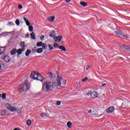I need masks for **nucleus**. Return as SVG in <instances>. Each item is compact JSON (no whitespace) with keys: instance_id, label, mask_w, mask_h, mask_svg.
Masks as SVG:
<instances>
[{"instance_id":"nucleus-40","label":"nucleus","mask_w":130,"mask_h":130,"mask_svg":"<svg viewBox=\"0 0 130 130\" xmlns=\"http://www.w3.org/2000/svg\"><path fill=\"white\" fill-rule=\"evenodd\" d=\"M18 9H19V10L23 9V6H22V5H21V4L19 5Z\"/></svg>"},{"instance_id":"nucleus-46","label":"nucleus","mask_w":130,"mask_h":130,"mask_svg":"<svg viewBox=\"0 0 130 130\" xmlns=\"http://www.w3.org/2000/svg\"><path fill=\"white\" fill-rule=\"evenodd\" d=\"M104 86H106V84L105 83L102 84V87H104Z\"/></svg>"},{"instance_id":"nucleus-44","label":"nucleus","mask_w":130,"mask_h":130,"mask_svg":"<svg viewBox=\"0 0 130 130\" xmlns=\"http://www.w3.org/2000/svg\"><path fill=\"white\" fill-rule=\"evenodd\" d=\"M65 2L66 3H70L71 2V0H66Z\"/></svg>"},{"instance_id":"nucleus-1","label":"nucleus","mask_w":130,"mask_h":130,"mask_svg":"<svg viewBox=\"0 0 130 130\" xmlns=\"http://www.w3.org/2000/svg\"><path fill=\"white\" fill-rule=\"evenodd\" d=\"M47 79L50 82H44L43 84L42 90L43 92H49L52 91L55 87H64L67 84V81L62 79V77L58 75L57 72L52 74L50 72L48 74Z\"/></svg>"},{"instance_id":"nucleus-25","label":"nucleus","mask_w":130,"mask_h":130,"mask_svg":"<svg viewBox=\"0 0 130 130\" xmlns=\"http://www.w3.org/2000/svg\"><path fill=\"white\" fill-rule=\"evenodd\" d=\"M11 107H12V106H11L9 104H7L6 105V108L8 109V110H10L11 109Z\"/></svg>"},{"instance_id":"nucleus-27","label":"nucleus","mask_w":130,"mask_h":130,"mask_svg":"<svg viewBox=\"0 0 130 130\" xmlns=\"http://www.w3.org/2000/svg\"><path fill=\"white\" fill-rule=\"evenodd\" d=\"M28 30L30 32H32L33 31V26H28Z\"/></svg>"},{"instance_id":"nucleus-37","label":"nucleus","mask_w":130,"mask_h":130,"mask_svg":"<svg viewBox=\"0 0 130 130\" xmlns=\"http://www.w3.org/2000/svg\"><path fill=\"white\" fill-rule=\"evenodd\" d=\"M59 45H58V43H55L54 44V47H59Z\"/></svg>"},{"instance_id":"nucleus-42","label":"nucleus","mask_w":130,"mask_h":130,"mask_svg":"<svg viewBox=\"0 0 130 130\" xmlns=\"http://www.w3.org/2000/svg\"><path fill=\"white\" fill-rule=\"evenodd\" d=\"M2 67H5V64H2L0 65V71H1V70L3 69V68H2Z\"/></svg>"},{"instance_id":"nucleus-45","label":"nucleus","mask_w":130,"mask_h":130,"mask_svg":"<svg viewBox=\"0 0 130 130\" xmlns=\"http://www.w3.org/2000/svg\"><path fill=\"white\" fill-rule=\"evenodd\" d=\"M29 36V33H27L25 35V37H28Z\"/></svg>"},{"instance_id":"nucleus-49","label":"nucleus","mask_w":130,"mask_h":130,"mask_svg":"<svg viewBox=\"0 0 130 130\" xmlns=\"http://www.w3.org/2000/svg\"><path fill=\"white\" fill-rule=\"evenodd\" d=\"M119 58L121 59V58H122V57H120V58Z\"/></svg>"},{"instance_id":"nucleus-17","label":"nucleus","mask_w":130,"mask_h":130,"mask_svg":"<svg viewBox=\"0 0 130 130\" xmlns=\"http://www.w3.org/2000/svg\"><path fill=\"white\" fill-rule=\"evenodd\" d=\"M37 52L38 53H42V52H43V49L42 48H39L37 49Z\"/></svg>"},{"instance_id":"nucleus-5","label":"nucleus","mask_w":130,"mask_h":130,"mask_svg":"<svg viewBox=\"0 0 130 130\" xmlns=\"http://www.w3.org/2000/svg\"><path fill=\"white\" fill-rule=\"evenodd\" d=\"M53 39H54L55 42H60L62 39V37L60 36L58 37H54Z\"/></svg>"},{"instance_id":"nucleus-4","label":"nucleus","mask_w":130,"mask_h":130,"mask_svg":"<svg viewBox=\"0 0 130 130\" xmlns=\"http://www.w3.org/2000/svg\"><path fill=\"white\" fill-rule=\"evenodd\" d=\"M36 79L38 80V81H40V82H43V81H44V77H43V76H42L41 75L39 74V73L38 74Z\"/></svg>"},{"instance_id":"nucleus-2","label":"nucleus","mask_w":130,"mask_h":130,"mask_svg":"<svg viewBox=\"0 0 130 130\" xmlns=\"http://www.w3.org/2000/svg\"><path fill=\"white\" fill-rule=\"evenodd\" d=\"M30 89V84L28 81L25 80L20 85L19 92H27Z\"/></svg>"},{"instance_id":"nucleus-11","label":"nucleus","mask_w":130,"mask_h":130,"mask_svg":"<svg viewBox=\"0 0 130 130\" xmlns=\"http://www.w3.org/2000/svg\"><path fill=\"white\" fill-rule=\"evenodd\" d=\"M17 53V49L14 48L11 51H10V54L11 55H15Z\"/></svg>"},{"instance_id":"nucleus-34","label":"nucleus","mask_w":130,"mask_h":130,"mask_svg":"<svg viewBox=\"0 0 130 130\" xmlns=\"http://www.w3.org/2000/svg\"><path fill=\"white\" fill-rule=\"evenodd\" d=\"M122 37H123L124 39H127V38H128V36L127 35H123V34H122Z\"/></svg>"},{"instance_id":"nucleus-19","label":"nucleus","mask_w":130,"mask_h":130,"mask_svg":"<svg viewBox=\"0 0 130 130\" xmlns=\"http://www.w3.org/2000/svg\"><path fill=\"white\" fill-rule=\"evenodd\" d=\"M59 49H60L62 51H67V49H66V47L63 46L59 47Z\"/></svg>"},{"instance_id":"nucleus-39","label":"nucleus","mask_w":130,"mask_h":130,"mask_svg":"<svg viewBox=\"0 0 130 130\" xmlns=\"http://www.w3.org/2000/svg\"><path fill=\"white\" fill-rule=\"evenodd\" d=\"M61 103V102L60 101H57L56 103V105H58V106L60 105Z\"/></svg>"},{"instance_id":"nucleus-47","label":"nucleus","mask_w":130,"mask_h":130,"mask_svg":"<svg viewBox=\"0 0 130 130\" xmlns=\"http://www.w3.org/2000/svg\"><path fill=\"white\" fill-rule=\"evenodd\" d=\"M92 112V110H90L89 111H88V113H91Z\"/></svg>"},{"instance_id":"nucleus-30","label":"nucleus","mask_w":130,"mask_h":130,"mask_svg":"<svg viewBox=\"0 0 130 130\" xmlns=\"http://www.w3.org/2000/svg\"><path fill=\"white\" fill-rule=\"evenodd\" d=\"M67 125L69 128H71L72 127V122H68L67 123Z\"/></svg>"},{"instance_id":"nucleus-10","label":"nucleus","mask_w":130,"mask_h":130,"mask_svg":"<svg viewBox=\"0 0 130 130\" xmlns=\"http://www.w3.org/2000/svg\"><path fill=\"white\" fill-rule=\"evenodd\" d=\"M21 47H22V49L23 50V51H24L26 49H25L26 48V45H25V42H21L19 45Z\"/></svg>"},{"instance_id":"nucleus-28","label":"nucleus","mask_w":130,"mask_h":130,"mask_svg":"<svg viewBox=\"0 0 130 130\" xmlns=\"http://www.w3.org/2000/svg\"><path fill=\"white\" fill-rule=\"evenodd\" d=\"M31 51L33 53H36L37 50H36V47H35L31 49Z\"/></svg>"},{"instance_id":"nucleus-41","label":"nucleus","mask_w":130,"mask_h":130,"mask_svg":"<svg viewBox=\"0 0 130 130\" xmlns=\"http://www.w3.org/2000/svg\"><path fill=\"white\" fill-rule=\"evenodd\" d=\"M90 68V66H86L84 67V70H86V71H88Z\"/></svg>"},{"instance_id":"nucleus-21","label":"nucleus","mask_w":130,"mask_h":130,"mask_svg":"<svg viewBox=\"0 0 130 130\" xmlns=\"http://www.w3.org/2000/svg\"><path fill=\"white\" fill-rule=\"evenodd\" d=\"M30 53H31L30 50H27L25 52V55L26 56H29V55H30Z\"/></svg>"},{"instance_id":"nucleus-8","label":"nucleus","mask_w":130,"mask_h":130,"mask_svg":"<svg viewBox=\"0 0 130 130\" xmlns=\"http://www.w3.org/2000/svg\"><path fill=\"white\" fill-rule=\"evenodd\" d=\"M3 59L5 62H10V60H11V58L8 55H6L3 58Z\"/></svg>"},{"instance_id":"nucleus-31","label":"nucleus","mask_w":130,"mask_h":130,"mask_svg":"<svg viewBox=\"0 0 130 130\" xmlns=\"http://www.w3.org/2000/svg\"><path fill=\"white\" fill-rule=\"evenodd\" d=\"M1 115L2 116H5V115H6V111L5 110H3L1 112Z\"/></svg>"},{"instance_id":"nucleus-14","label":"nucleus","mask_w":130,"mask_h":130,"mask_svg":"<svg viewBox=\"0 0 130 130\" xmlns=\"http://www.w3.org/2000/svg\"><path fill=\"white\" fill-rule=\"evenodd\" d=\"M55 30H52L50 34V37H55Z\"/></svg>"},{"instance_id":"nucleus-13","label":"nucleus","mask_w":130,"mask_h":130,"mask_svg":"<svg viewBox=\"0 0 130 130\" xmlns=\"http://www.w3.org/2000/svg\"><path fill=\"white\" fill-rule=\"evenodd\" d=\"M11 112H15L18 110V109L17 108L14 107H12L10 108V109L9 110Z\"/></svg>"},{"instance_id":"nucleus-24","label":"nucleus","mask_w":130,"mask_h":130,"mask_svg":"<svg viewBox=\"0 0 130 130\" xmlns=\"http://www.w3.org/2000/svg\"><path fill=\"white\" fill-rule=\"evenodd\" d=\"M5 49V47H0V52H1V53H4Z\"/></svg>"},{"instance_id":"nucleus-12","label":"nucleus","mask_w":130,"mask_h":130,"mask_svg":"<svg viewBox=\"0 0 130 130\" xmlns=\"http://www.w3.org/2000/svg\"><path fill=\"white\" fill-rule=\"evenodd\" d=\"M55 19V17L54 16H53L52 17H50L47 18V20L49 22H53L54 20Z\"/></svg>"},{"instance_id":"nucleus-15","label":"nucleus","mask_w":130,"mask_h":130,"mask_svg":"<svg viewBox=\"0 0 130 130\" xmlns=\"http://www.w3.org/2000/svg\"><path fill=\"white\" fill-rule=\"evenodd\" d=\"M30 37L31 38H32V39H33L34 40H35V39H36V36L35 35V33H34V32H32L30 34Z\"/></svg>"},{"instance_id":"nucleus-33","label":"nucleus","mask_w":130,"mask_h":130,"mask_svg":"<svg viewBox=\"0 0 130 130\" xmlns=\"http://www.w3.org/2000/svg\"><path fill=\"white\" fill-rule=\"evenodd\" d=\"M15 23H16L17 26H19V25H20V21H19V19H17L15 21Z\"/></svg>"},{"instance_id":"nucleus-7","label":"nucleus","mask_w":130,"mask_h":130,"mask_svg":"<svg viewBox=\"0 0 130 130\" xmlns=\"http://www.w3.org/2000/svg\"><path fill=\"white\" fill-rule=\"evenodd\" d=\"M115 34H116V35H118L119 37H120V36H122L123 32L120 30H118L115 31Z\"/></svg>"},{"instance_id":"nucleus-16","label":"nucleus","mask_w":130,"mask_h":130,"mask_svg":"<svg viewBox=\"0 0 130 130\" xmlns=\"http://www.w3.org/2000/svg\"><path fill=\"white\" fill-rule=\"evenodd\" d=\"M23 20H24V21L26 23V25L27 26H30V22H29V20H27V18L24 17L23 18Z\"/></svg>"},{"instance_id":"nucleus-38","label":"nucleus","mask_w":130,"mask_h":130,"mask_svg":"<svg viewBox=\"0 0 130 130\" xmlns=\"http://www.w3.org/2000/svg\"><path fill=\"white\" fill-rule=\"evenodd\" d=\"M45 36L44 35H42L40 37V40H44Z\"/></svg>"},{"instance_id":"nucleus-23","label":"nucleus","mask_w":130,"mask_h":130,"mask_svg":"<svg viewBox=\"0 0 130 130\" xmlns=\"http://www.w3.org/2000/svg\"><path fill=\"white\" fill-rule=\"evenodd\" d=\"M31 123H32V121H31V120L28 119L26 120L27 125H31Z\"/></svg>"},{"instance_id":"nucleus-35","label":"nucleus","mask_w":130,"mask_h":130,"mask_svg":"<svg viewBox=\"0 0 130 130\" xmlns=\"http://www.w3.org/2000/svg\"><path fill=\"white\" fill-rule=\"evenodd\" d=\"M50 50H52V49H53V47H52V46L50 44H48V45Z\"/></svg>"},{"instance_id":"nucleus-22","label":"nucleus","mask_w":130,"mask_h":130,"mask_svg":"<svg viewBox=\"0 0 130 130\" xmlns=\"http://www.w3.org/2000/svg\"><path fill=\"white\" fill-rule=\"evenodd\" d=\"M44 44L42 42H40L37 44V46L38 47H41L42 46V45Z\"/></svg>"},{"instance_id":"nucleus-32","label":"nucleus","mask_w":130,"mask_h":130,"mask_svg":"<svg viewBox=\"0 0 130 130\" xmlns=\"http://www.w3.org/2000/svg\"><path fill=\"white\" fill-rule=\"evenodd\" d=\"M47 116V114H46V113H41V116L42 117H44V116Z\"/></svg>"},{"instance_id":"nucleus-20","label":"nucleus","mask_w":130,"mask_h":130,"mask_svg":"<svg viewBox=\"0 0 130 130\" xmlns=\"http://www.w3.org/2000/svg\"><path fill=\"white\" fill-rule=\"evenodd\" d=\"M81 6H82L83 7H87L88 5H87V3L84 2H81L80 3Z\"/></svg>"},{"instance_id":"nucleus-36","label":"nucleus","mask_w":130,"mask_h":130,"mask_svg":"<svg viewBox=\"0 0 130 130\" xmlns=\"http://www.w3.org/2000/svg\"><path fill=\"white\" fill-rule=\"evenodd\" d=\"M86 81H88V77H87L82 79L81 80L82 82H86Z\"/></svg>"},{"instance_id":"nucleus-26","label":"nucleus","mask_w":130,"mask_h":130,"mask_svg":"<svg viewBox=\"0 0 130 130\" xmlns=\"http://www.w3.org/2000/svg\"><path fill=\"white\" fill-rule=\"evenodd\" d=\"M2 97L3 99H6V98H7V94H6V93H3L2 95Z\"/></svg>"},{"instance_id":"nucleus-43","label":"nucleus","mask_w":130,"mask_h":130,"mask_svg":"<svg viewBox=\"0 0 130 130\" xmlns=\"http://www.w3.org/2000/svg\"><path fill=\"white\" fill-rule=\"evenodd\" d=\"M124 48H125L126 49H128V46L124 45Z\"/></svg>"},{"instance_id":"nucleus-18","label":"nucleus","mask_w":130,"mask_h":130,"mask_svg":"<svg viewBox=\"0 0 130 130\" xmlns=\"http://www.w3.org/2000/svg\"><path fill=\"white\" fill-rule=\"evenodd\" d=\"M24 51H23L22 49H19L18 50H17L16 53L18 55H20V54H22V52Z\"/></svg>"},{"instance_id":"nucleus-3","label":"nucleus","mask_w":130,"mask_h":130,"mask_svg":"<svg viewBox=\"0 0 130 130\" xmlns=\"http://www.w3.org/2000/svg\"><path fill=\"white\" fill-rule=\"evenodd\" d=\"M39 73H37V72L34 71V72H32L30 75V78L31 79H33L34 80H37L36 78H37V76H38Z\"/></svg>"},{"instance_id":"nucleus-6","label":"nucleus","mask_w":130,"mask_h":130,"mask_svg":"<svg viewBox=\"0 0 130 130\" xmlns=\"http://www.w3.org/2000/svg\"><path fill=\"white\" fill-rule=\"evenodd\" d=\"M114 111V107H110L107 109V112L108 113H111Z\"/></svg>"},{"instance_id":"nucleus-29","label":"nucleus","mask_w":130,"mask_h":130,"mask_svg":"<svg viewBox=\"0 0 130 130\" xmlns=\"http://www.w3.org/2000/svg\"><path fill=\"white\" fill-rule=\"evenodd\" d=\"M42 49H47V46H46V44H45V43H43V44L42 45Z\"/></svg>"},{"instance_id":"nucleus-9","label":"nucleus","mask_w":130,"mask_h":130,"mask_svg":"<svg viewBox=\"0 0 130 130\" xmlns=\"http://www.w3.org/2000/svg\"><path fill=\"white\" fill-rule=\"evenodd\" d=\"M90 96L92 98H96L98 96V94L97 93V92L93 91L90 93Z\"/></svg>"},{"instance_id":"nucleus-48","label":"nucleus","mask_w":130,"mask_h":130,"mask_svg":"<svg viewBox=\"0 0 130 130\" xmlns=\"http://www.w3.org/2000/svg\"><path fill=\"white\" fill-rule=\"evenodd\" d=\"M2 97V94L0 93V98Z\"/></svg>"}]
</instances>
